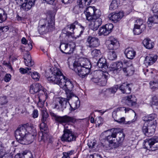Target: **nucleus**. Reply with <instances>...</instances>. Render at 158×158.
<instances>
[{
	"mask_svg": "<svg viewBox=\"0 0 158 158\" xmlns=\"http://www.w3.org/2000/svg\"><path fill=\"white\" fill-rule=\"evenodd\" d=\"M52 76L47 78L48 81L58 85L60 88L65 91L67 98H71L74 96L72 92L74 87L72 82L63 75L60 69L55 67L50 69Z\"/></svg>",
	"mask_w": 158,
	"mask_h": 158,
	"instance_id": "nucleus-1",
	"label": "nucleus"
},
{
	"mask_svg": "<svg viewBox=\"0 0 158 158\" xmlns=\"http://www.w3.org/2000/svg\"><path fill=\"white\" fill-rule=\"evenodd\" d=\"M72 69L80 77L84 78L89 73L91 65L87 59L80 58L78 61H75L73 64Z\"/></svg>",
	"mask_w": 158,
	"mask_h": 158,
	"instance_id": "nucleus-2",
	"label": "nucleus"
},
{
	"mask_svg": "<svg viewBox=\"0 0 158 158\" xmlns=\"http://www.w3.org/2000/svg\"><path fill=\"white\" fill-rule=\"evenodd\" d=\"M106 131L110 132L109 135L106 136L105 139L108 141L110 146L115 148L121 145L124 140L125 134L120 129L113 128Z\"/></svg>",
	"mask_w": 158,
	"mask_h": 158,
	"instance_id": "nucleus-3",
	"label": "nucleus"
},
{
	"mask_svg": "<svg viewBox=\"0 0 158 158\" xmlns=\"http://www.w3.org/2000/svg\"><path fill=\"white\" fill-rule=\"evenodd\" d=\"M71 98L59 97L56 100L53 104V108L59 111H63L67 106H70L69 110L71 112L74 111L80 106V101L77 100L71 105L69 101Z\"/></svg>",
	"mask_w": 158,
	"mask_h": 158,
	"instance_id": "nucleus-4",
	"label": "nucleus"
},
{
	"mask_svg": "<svg viewBox=\"0 0 158 158\" xmlns=\"http://www.w3.org/2000/svg\"><path fill=\"white\" fill-rule=\"evenodd\" d=\"M47 19L45 20L46 23L45 24L41 25V27L39 29L38 31L40 34H43L45 32L52 31L54 28L55 13L52 11H48L47 12Z\"/></svg>",
	"mask_w": 158,
	"mask_h": 158,
	"instance_id": "nucleus-5",
	"label": "nucleus"
},
{
	"mask_svg": "<svg viewBox=\"0 0 158 158\" xmlns=\"http://www.w3.org/2000/svg\"><path fill=\"white\" fill-rule=\"evenodd\" d=\"M107 73L102 71L97 72L94 73L91 80L95 83H97L100 86H103L106 84L108 78Z\"/></svg>",
	"mask_w": 158,
	"mask_h": 158,
	"instance_id": "nucleus-6",
	"label": "nucleus"
},
{
	"mask_svg": "<svg viewBox=\"0 0 158 158\" xmlns=\"http://www.w3.org/2000/svg\"><path fill=\"white\" fill-rule=\"evenodd\" d=\"M69 124H65L64 126V133L61 137L63 141L70 142L75 141L77 136L72 132L71 129L69 128Z\"/></svg>",
	"mask_w": 158,
	"mask_h": 158,
	"instance_id": "nucleus-7",
	"label": "nucleus"
},
{
	"mask_svg": "<svg viewBox=\"0 0 158 158\" xmlns=\"http://www.w3.org/2000/svg\"><path fill=\"white\" fill-rule=\"evenodd\" d=\"M50 114L53 118L61 124L67 123H74L76 121L75 118L67 115L63 116H59L52 112H50Z\"/></svg>",
	"mask_w": 158,
	"mask_h": 158,
	"instance_id": "nucleus-8",
	"label": "nucleus"
},
{
	"mask_svg": "<svg viewBox=\"0 0 158 158\" xmlns=\"http://www.w3.org/2000/svg\"><path fill=\"white\" fill-rule=\"evenodd\" d=\"M144 146L145 148L152 151L158 149V137H154L146 139Z\"/></svg>",
	"mask_w": 158,
	"mask_h": 158,
	"instance_id": "nucleus-9",
	"label": "nucleus"
},
{
	"mask_svg": "<svg viewBox=\"0 0 158 158\" xmlns=\"http://www.w3.org/2000/svg\"><path fill=\"white\" fill-rule=\"evenodd\" d=\"M27 133V127L23 126L19 127L15 132V136L17 141L20 143H25L23 139Z\"/></svg>",
	"mask_w": 158,
	"mask_h": 158,
	"instance_id": "nucleus-10",
	"label": "nucleus"
},
{
	"mask_svg": "<svg viewBox=\"0 0 158 158\" xmlns=\"http://www.w3.org/2000/svg\"><path fill=\"white\" fill-rule=\"evenodd\" d=\"M86 10H84V13L85 15L87 20L91 21L94 20L97 16V13L100 12L99 10L95 9V7H89L86 8Z\"/></svg>",
	"mask_w": 158,
	"mask_h": 158,
	"instance_id": "nucleus-11",
	"label": "nucleus"
},
{
	"mask_svg": "<svg viewBox=\"0 0 158 158\" xmlns=\"http://www.w3.org/2000/svg\"><path fill=\"white\" fill-rule=\"evenodd\" d=\"M75 47V44L73 43L68 44L61 43L59 48L62 53L70 54L73 53Z\"/></svg>",
	"mask_w": 158,
	"mask_h": 158,
	"instance_id": "nucleus-12",
	"label": "nucleus"
},
{
	"mask_svg": "<svg viewBox=\"0 0 158 158\" xmlns=\"http://www.w3.org/2000/svg\"><path fill=\"white\" fill-rule=\"evenodd\" d=\"M76 25H78L80 26L81 29L80 34H82L84 30L85 29L84 27L82 26L81 24L79 23L77 21H75L73 23L68 25L66 27L68 30V31L66 32V35L69 37H71L72 38H73V35L74 34L73 30L75 28V26Z\"/></svg>",
	"mask_w": 158,
	"mask_h": 158,
	"instance_id": "nucleus-13",
	"label": "nucleus"
},
{
	"mask_svg": "<svg viewBox=\"0 0 158 158\" xmlns=\"http://www.w3.org/2000/svg\"><path fill=\"white\" fill-rule=\"evenodd\" d=\"M86 43L88 48H96L99 45L100 41L97 37L89 35L87 37Z\"/></svg>",
	"mask_w": 158,
	"mask_h": 158,
	"instance_id": "nucleus-14",
	"label": "nucleus"
},
{
	"mask_svg": "<svg viewBox=\"0 0 158 158\" xmlns=\"http://www.w3.org/2000/svg\"><path fill=\"white\" fill-rule=\"evenodd\" d=\"M107 47L109 50H116L119 47V44L117 40L113 36L110 37L106 42Z\"/></svg>",
	"mask_w": 158,
	"mask_h": 158,
	"instance_id": "nucleus-15",
	"label": "nucleus"
},
{
	"mask_svg": "<svg viewBox=\"0 0 158 158\" xmlns=\"http://www.w3.org/2000/svg\"><path fill=\"white\" fill-rule=\"evenodd\" d=\"M113 27V25L111 23H108L101 27L99 30V35H107L111 31Z\"/></svg>",
	"mask_w": 158,
	"mask_h": 158,
	"instance_id": "nucleus-16",
	"label": "nucleus"
},
{
	"mask_svg": "<svg viewBox=\"0 0 158 158\" xmlns=\"http://www.w3.org/2000/svg\"><path fill=\"white\" fill-rule=\"evenodd\" d=\"M101 15V12H99L97 16L94 20H92L91 21V29L94 31L97 30L99 26L102 24V19L101 18H99Z\"/></svg>",
	"mask_w": 158,
	"mask_h": 158,
	"instance_id": "nucleus-17",
	"label": "nucleus"
},
{
	"mask_svg": "<svg viewBox=\"0 0 158 158\" xmlns=\"http://www.w3.org/2000/svg\"><path fill=\"white\" fill-rule=\"evenodd\" d=\"M118 89L123 94H129L131 92V84L124 83L121 85H118Z\"/></svg>",
	"mask_w": 158,
	"mask_h": 158,
	"instance_id": "nucleus-18",
	"label": "nucleus"
},
{
	"mask_svg": "<svg viewBox=\"0 0 158 158\" xmlns=\"http://www.w3.org/2000/svg\"><path fill=\"white\" fill-rule=\"evenodd\" d=\"M34 0H24L20 6V9L25 11L30 10L34 6Z\"/></svg>",
	"mask_w": 158,
	"mask_h": 158,
	"instance_id": "nucleus-19",
	"label": "nucleus"
},
{
	"mask_svg": "<svg viewBox=\"0 0 158 158\" xmlns=\"http://www.w3.org/2000/svg\"><path fill=\"white\" fill-rule=\"evenodd\" d=\"M123 16V13L120 11L118 13L113 12L109 15V19L114 23L119 21Z\"/></svg>",
	"mask_w": 158,
	"mask_h": 158,
	"instance_id": "nucleus-20",
	"label": "nucleus"
},
{
	"mask_svg": "<svg viewBox=\"0 0 158 158\" xmlns=\"http://www.w3.org/2000/svg\"><path fill=\"white\" fill-rule=\"evenodd\" d=\"M125 103L127 105L131 106L136 104V98L134 95L127 96L124 98Z\"/></svg>",
	"mask_w": 158,
	"mask_h": 158,
	"instance_id": "nucleus-21",
	"label": "nucleus"
},
{
	"mask_svg": "<svg viewBox=\"0 0 158 158\" xmlns=\"http://www.w3.org/2000/svg\"><path fill=\"white\" fill-rule=\"evenodd\" d=\"M97 65L99 68L103 71H106L108 68L106 60L104 58L101 57L100 58L98 61Z\"/></svg>",
	"mask_w": 158,
	"mask_h": 158,
	"instance_id": "nucleus-22",
	"label": "nucleus"
},
{
	"mask_svg": "<svg viewBox=\"0 0 158 158\" xmlns=\"http://www.w3.org/2000/svg\"><path fill=\"white\" fill-rule=\"evenodd\" d=\"M157 56L156 55L151 54L146 56L145 62L146 65H150L153 64L156 60Z\"/></svg>",
	"mask_w": 158,
	"mask_h": 158,
	"instance_id": "nucleus-23",
	"label": "nucleus"
},
{
	"mask_svg": "<svg viewBox=\"0 0 158 158\" xmlns=\"http://www.w3.org/2000/svg\"><path fill=\"white\" fill-rule=\"evenodd\" d=\"M148 131L146 133V136L148 137H150L152 135L155 131V129L156 127L157 124L156 121H154L151 123H148Z\"/></svg>",
	"mask_w": 158,
	"mask_h": 158,
	"instance_id": "nucleus-24",
	"label": "nucleus"
},
{
	"mask_svg": "<svg viewBox=\"0 0 158 158\" xmlns=\"http://www.w3.org/2000/svg\"><path fill=\"white\" fill-rule=\"evenodd\" d=\"M42 86L39 83L32 84L30 88V92L31 94H34L38 92L41 91Z\"/></svg>",
	"mask_w": 158,
	"mask_h": 158,
	"instance_id": "nucleus-25",
	"label": "nucleus"
},
{
	"mask_svg": "<svg viewBox=\"0 0 158 158\" xmlns=\"http://www.w3.org/2000/svg\"><path fill=\"white\" fill-rule=\"evenodd\" d=\"M124 54L127 58L129 59H132L135 56L136 52L132 48H128L125 49Z\"/></svg>",
	"mask_w": 158,
	"mask_h": 158,
	"instance_id": "nucleus-26",
	"label": "nucleus"
},
{
	"mask_svg": "<svg viewBox=\"0 0 158 158\" xmlns=\"http://www.w3.org/2000/svg\"><path fill=\"white\" fill-rule=\"evenodd\" d=\"M24 56V62L26 66L31 67L34 65V62L31 61V56L28 52L25 54Z\"/></svg>",
	"mask_w": 158,
	"mask_h": 158,
	"instance_id": "nucleus-27",
	"label": "nucleus"
},
{
	"mask_svg": "<svg viewBox=\"0 0 158 158\" xmlns=\"http://www.w3.org/2000/svg\"><path fill=\"white\" fill-rule=\"evenodd\" d=\"M35 136L34 135L27 133L25 137L23 139L25 143H21L23 144H27L31 143L35 139Z\"/></svg>",
	"mask_w": 158,
	"mask_h": 158,
	"instance_id": "nucleus-28",
	"label": "nucleus"
},
{
	"mask_svg": "<svg viewBox=\"0 0 158 158\" xmlns=\"http://www.w3.org/2000/svg\"><path fill=\"white\" fill-rule=\"evenodd\" d=\"M112 68L114 73H117L120 70V69L123 66V63L121 62H114L112 64Z\"/></svg>",
	"mask_w": 158,
	"mask_h": 158,
	"instance_id": "nucleus-29",
	"label": "nucleus"
},
{
	"mask_svg": "<svg viewBox=\"0 0 158 158\" xmlns=\"http://www.w3.org/2000/svg\"><path fill=\"white\" fill-rule=\"evenodd\" d=\"M50 138L48 132H39L38 135V139L40 141L45 142Z\"/></svg>",
	"mask_w": 158,
	"mask_h": 158,
	"instance_id": "nucleus-30",
	"label": "nucleus"
},
{
	"mask_svg": "<svg viewBox=\"0 0 158 158\" xmlns=\"http://www.w3.org/2000/svg\"><path fill=\"white\" fill-rule=\"evenodd\" d=\"M143 43L144 46L147 49H151L154 47V43L149 38L145 39Z\"/></svg>",
	"mask_w": 158,
	"mask_h": 158,
	"instance_id": "nucleus-31",
	"label": "nucleus"
},
{
	"mask_svg": "<svg viewBox=\"0 0 158 158\" xmlns=\"http://www.w3.org/2000/svg\"><path fill=\"white\" fill-rule=\"evenodd\" d=\"M49 119V115L47 112L46 110H41V122L47 123Z\"/></svg>",
	"mask_w": 158,
	"mask_h": 158,
	"instance_id": "nucleus-32",
	"label": "nucleus"
},
{
	"mask_svg": "<svg viewBox=\"0 0 158 158\" xmlns=\"http://www.w3.org/2000/svg\"><path fill=\"white\" fill-rule=\"evenodd\" d=\"M148 26L151 27L152 24H158V15H155L150 17L147 22Z\"/></svg>",
	"mask_w": 158,
	"mask_h": 158,
	"instance_id": "nucleus-33",
	"label": "nucleus"
},
{
	"mask_svg": "<svg viewBox=\"0 0 158 158\" xmlns=\"http://www.w3.org/2000/svg\"><path fill=\"white\" fill-rule=\"evenodd\" d=\"M118 89V85L106 89V92L107 94V96H110L111 94L114 95Z\"/></svg>",
	"mask_w": 158,
	"mask_h": 158,
	"instance_id": "nucleus-34",
	"label": "nucleus"
},
{
	"mask_svg": "<svg viewBox=\"0 0 158 158\" xmlns=\"http://www.w3.org/2000/svg\"><path fill=\"white\" fill-rule=\"evenodd\" d=\"M156 117L157 116L156 114H152L144 117V120L146 122H149L148 123H151L152 124V123L154 121H156V120H154V119L156 118Z\"/></svg>",
	"mask_w": 158,
	"mask_h": 158,
	"instance_id": "nucleus-35",
	"label": "nucleus"
},
{
	"mask_svg": "<svg viewBox=\"0 0 158 158\" xmlns=\"http://www.w3.org/2000/svg\"><path fill=\"white\" fill-rule=\"evenodd\" d=\"M9 30V27L7 26L0 27V38L1 40L2 38H5L7 36L5 35V33L6 32Z\"/></svg>",
	"mask_w": 158,
	"mask_h": 158,
	"instance_id": "nucleus-36",
	"label": "nucleus"
},
{
	"mask_svg": "<svg viewBox=\"0 0 158 158\" xmlns=\"http://www.w3.org/2000/svg\"><path fill=\"white\" fill-rule=\"evenodd\" d=\"M137 26H134V28L133 30V31L134 34L136 35H139L142 33L145 30L144 26L142 25V27H139Z\"/></svg>",
	"mask_w": 158,
	"mask_h": 158,
	"instance_id": "nucleus-37",
	"label": "nucleus"
},
{
	"mask_svg": "<svg viewBox=\"0 0 158 158\" xmlns=\"http://www.w3.org/2000/svg\"><path fill=\"white\" fill-rule=\"evenodd\" d=\"M90 3L91 2H89V0H78L77 2V5L83 8L89 5Z\"/></svg>",
	"mask_w": 158,
	"mask_h": 158,
	"instance_id": "nucleus-38",
	"label": "nucleus"
},
{
	"mask_svg": "<svg viewBox=\"0 0 158 158\" xmlns=\"http://www.w3.org/2000/svg\"><path fill=\"white\" fill-rule=\"evenodd\" d=\"M120 2V0H113L110 6V10H114L116 9L119 4Z\"/></svg>",
	"mask_w": 158,
	"mask_h": 158,
	"instance_id": "nucleus-39",
	"label": "nucleus"
},
{
	"mask_svg": "<svg viewBox=\"0 0 158 158\" xmlns=\"http://www.w3.org/2000/svg\"><path fill=\"white\" fill-rule=\"evenodd\" d=\"M117 57V55L114 50L110 51L108 55V58L109 60H113Z\"/></svg>",
	"mask_w": 158,
	"mask_h": 158,
	"instance_id": "nucleus-40",
	"label": "nucleus"
},
{
	"mask_svg": "<svg viewBox=\"0 0 158 158\" xmlns=\"http://www.w3.org/2000/svg\"><path fill=\"white\" fill-rule=\"evenodd\" d=\"M46 123L42 122L40 125V132H48V131L47 129V126L46 124Z\"/></svg>",
	"mask_w": 158,
	"mask_h": 158,
	"instance_id": "nucleus-41",
	"label": "nucleus"
},
{
	"mask_svg": "<svg viewBox=\"0 0 158 158\" xmlns=\"http://www.w3.org/2000/svg\"><path fill=\"white\" fill-rule=\"evenodd\" d=\"M1 150L2 152L0 155L1 158H12L10 154L6 152L4 148H2Z\"/></svg>",
	"mask_w": 158,
	"mask_h": 158,
	"instance_id": "nucleus-42",
	"label": "nucleus"
},
{
	"mask_svg": "<svg viewBox=\"0 0 158 158\" xmlns=\"http://www.w3.org/2000/svg\"><path fill=\"white\" fill-rule=\"evenodd\" d=\"M31 76L32 79L35 81H39L40 77V74L37 72H34L31 73Z\"/></svg>",
	"mask_w": 158,
	"mask_h": 158,
	"instance_id": "nucleus-43",
	"label": "nucleus"
},
{
	"mask_svg": "<svg viewBox=\"0 0 158 158\" xmlns=\"http://www.w3.org/2000/svg\"><path fill=\"white\" fill-rule=\"evenodd\" d=\"M83 8L77 4L73 8V11L75 14H78L83 11Z\"/></svg>",
	"mask_w": 158,
	"mask_h": 158,
	"instance_id": "nucleus-44",
	"label": "nucleus"
},
{
	"mask_svg": "<svg viewBox=\"0 0 158 158\" xmlns=\"http://www.w3.org/2000/svg\"><path fill=\"white\" fill-rule=\"evenodd\" d=\"M28 133L34 135L36 137L37 135V131L34 127H27Z\"/></svg>",
	"mask_w": 158,
	"mask_h": 158,
	"instance_id": "nucleus-45",
	"label": "nucleus"
},
{
	"mask_svg": "<svg viewBox=\"0 0 158 158\" xmlns=\"http://www.w3.org/2000/svg\"><path fill=\"white\" fill-rule=\"evenodd\" d=\"M142 25L144 26V28H146V26L145 24H143V21L141 19H137L135 22L134 26H138V27H142Z\"/></svg>",
	"mask_w": 158,
	"mask_h": 158,
	"instance_id": "nucleus-46",
	"label": "nucleus"
},
{
	"mask_svg": "<svg viewBox=\"0 0 158 158\" xmlns=\"http://www.w3.org/2000/svg\"><path fill=\"white\" fill-rule=\"evenodd\" d=\"M150 88L153 90L158 88V81H151L150 82Z\"/></svg>",
	"mask_w": 158,
	"mask_h": 158,
	"instance_id": "nucleus-47",
	"label": "nucleus"
},
{
	"mask_svg": "<svg viewBox=\"0 0 158 158\" xmlns=\"http://www.w3.org/2000/svg\"><path fill=\"white\" fill-rule=\"evenodd\" d=\"M91 54L93 56L96 57L100 56L101 54V53L100 50L95 49L91 52Z\"/></svg>",
	"mask_w": 158,
	"mask_h": 158,
	"instance_id": "nucleus-48",
	"label": "nucleus"
},
{
	"mask_svg": "<svg viewBox=\"0 0 158 158\" xmlns=\"http://www.w3.org/2000/svg\"><path fill=\"white\" fill-rule=\"evenodd\" d=\"M7 18L6 14L4 12L3 14H0V23L6 21Z\"/></svg>",
	"mask_w": 158,
	"mask_h": 158,
	"instance_id": "nucleus-49",
	"label": "nucleus"
},
{
	"mask_svg": "<svg viewBox=\"0 0 158 158\" xmlns=\"http://www.w3.org/2000/svg\"><path fill=\"white\" fill-rule=\"evenodd\" d=\"M120 111V110H117V108L115 109L112 113V117L115 121H116L119 117L118 116L117 114L118 112Z\"/></svg>",
	"mask_w": 158,
	"mask_h": 158,
	"instance_id": "nucleus-50",
	"label": "nucleus"
},
{
	"mask_svg": "<svg viewBox=\"0 0 158 158\" xmlns=\"http://www.w3.org/2000/svg\"><path fill=\"white\" fill-rule=\"evenodd\" d=\"M8 102V101L6 96H3L0 97V105H4Z\"/></svg>",
	"mask_w": 158,
	"mask_h": 158,
	"instance_id": "nucleus-51",
	"label": "nucleus"
},
{
	"mask_svg": "<svg viewBox=\"0 0 158 158\" xmlns=\"http://www.w3.org/2000/svg\"><path fill=\"white\" fill-rule=\"evenodd\" d=\"M74 151L73 150L68 151L67 152L63 153V156L66 158H70V156L74 154Z\"/></svg>",
	"mask_w": 158,
	"mask_h": 158,
	"instance_id": "nucleus-52",
	"label": "nucleus"
},
{
	"mask_svg": "<svg viewBox=\"0 0 158 158\" xmlns=\"http://www.w3.org/2000/svg\"><path fill=\"white\" fill-rule=\"evenodd\" d=\"M25 46L23 47L25 48V50L27 51H28L31 50L32 48V45L31 42L27 43L25 45Z\"/></svg>",
	"mask_w": 158,
	"mask_h": 158,
	"instance_id": "nucleus-53",
	"label": "nucleus"
},
{
	"mask_svg": "<svg viewBox=\"0 0 158 158\" xmlns=\"http://www.w3.org/2000/svg\"><path fill=\"white\" fill-rule=\"evenodd\" d=\"M125 119L124 117L120 118L119 117L116 122L121 124H124L125 123Z\"/></svg>",
	"mask_w": 158,
	"mask_h": 158,
	"instance_id": "nucleus-54",
	"label": "nucleus"
},
{
	"mask_svg": "<svg viewBox=\"0 0 158 158\" xmlns=\"http://www.w3.org/2000/svg\"><path fill=\"white\" fill-rule=\"evenodd\" d=\"M96 144V143L94 141H90L88 143L89 148L91 149L93 148Z\"/></svg>",
	"mask_w": 158,
	"mask_h": 158,
	"instance_id": "nucleus-55",
	"label": "nucleus"
},
{
	"mask_svg": "<svg viewBox=\"0 0 158 158\" xmlns=\"http://www.w3.org/2000/svg\"><path fill=\"white\" fill-rule=\"evenodd\" d=\"M131 110V109L130 108H126L123 107H119L117 108V110H120V111H125V113L128 112Z\"/></svg>",
	"mask_w": 158,
	"mask_h": 158,
	"instance_id": "nucleus-56",
	"label": "nucleus"
},
{
	"mask_svg": "<svg viewBox=\"0 0 158 158\" xmlns=\"http://www.w3.org/2000/svg\"><path fill=\"white\" fill-rule=\"evenodd\" d=\"M152 11L154 13H158V3L154 4L152 8Z\"/></svg>",
	"mask_w": 158,
	"mask_h": 158,
	"instance_id": "nucleus-57",
	"label": "nucleus"
},
{
	"mask_svg": "<svg viewBox=\"0 0 158 158\" xmlns=\"http://www.w3.org/2000/svg\"><path fill=\"white\" fill-rule=\"evenodd\" d=\"M148 125L147 126L144 125L142 127V131L146 136V133H147V132L148 131Z\"/></svg>",
	"mask_w": 158,
	"mask_h": 158,
	"instance_id": "nucleus-58",
	"label": "nucleus"
},
{
	"mask_svg": "<svg viewBox=\"0 0 158 158\" xmlns=\"http://www.w3.org/2000/svg\"><path fill=\"white\" fill-rule=\"evenodd\" d=\"M11 76L10 74H6L4 78V81L6 82L9 81L11 79Z\"/></svg>",
	"mask_w": 158,
	"mask_h": 158,
	"instance_id": "nucleus-59",
	"label": "nucleus"
},
{
	"mask_svg": "<svg viewBox=\"0 0 158 158\" xmlns=\"http://www.w3.org/2000/svg\"><path fill=\"white\" fill-rule=\"evenodd\" d=\"M87 158H102L101 156L98 155L97 154H94L90 155Z\"/></svg>",
	"mask_w": 158,
	"mask_h": 158,
	"instance_id": "nucleus-60",
	"label": "nucleus"
},
{
	"mask_svg": "<svg viewBox=\"0 0 158 158\" xmlns=\"http://www.w3.org/2000/svg\"><path fill=\"white\" fill-rule=\"evenodd\" d=\"M32 117L34 118H37L38 116V111L37 110H35L32 114Z\"/></svg>",
	"mask_w": 158,
	"mask_h": 158,
	"instance_id": "nucleus-61",
	"label": "nucleus"
},
{
	"mask_svg": "<svg viewBox=\"0 0 158 158\" xmlns=\"http://www.w3.org/2000/svg\"><path fill=\"white\" fill-rule=\"evenodd\" d=\"M19 72L22 73H27L28 74H29L28 72H27V69H24L22 68H21L19 69Z\"/></svg>",
	"mask_w": 158,
	"mask_h": 158,
	"instance_id": "nucleus-62",
	"label": "nucleus"
},
{
	"mask_svg": "<svg viewBox=\"0 0 158 158\" xmlns=\"http://www.w3.org/2000/svg\"><path fill=\"white\" fill-rule=\"evenodd\" d=\"M42 94L43 95H44L45 97L46 98H47L48 97V94L47 92H48V91H47L46 90L44 89L43 90H42Z\"/></svg>",
	"mask_w": 158,
	"mask_h": 158,
	"instance_id": "nucleus-63",
	"label": "nucleus"
},
{
	"mask_svg": "<svg viewBox=\"0 0 158 158\" xmlns=\"http://www.w3.org/2000/svg\"><path fill=\"white\" fill-rule=\"evenodd\" d=\"M130 68L128 70L127 69V74H132L134 73V71L133 70H132L131 69L132 68V66H129Z\"/></svg>",
	"mask_w": 158,
	"mask_h": 158,
	"instance_id": "nucleus-64",
	"label": "nucleus"
}]
</instances>
